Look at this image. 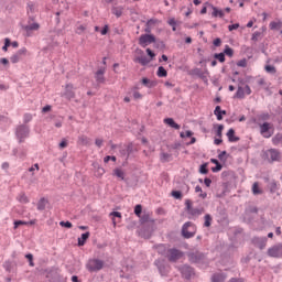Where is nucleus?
I'll use <instances>...</instances> for the list:
<instances>
[{
  "mask_svg": "<svg viewBox=\"0 0 282 282\" xmlns=\"http://www.w3.org/2000/svg\"><path fill=\"white\" fill-rule=\"evenodd\" d=\"M40 28H41V24L33 22L31 24L24 25L23 30H25L26 33H30V32H36L37 30H40Z\"/></svg>",
  "mask_w": 282,
  "mask_h": 282,
  "instance_id": "obj_18",
  "label": "nucleus"
},
{
  "mask_svg": "<svg viewBox=\"0 0 282 282\" xmlns=\"http://www.w3.org/2000/svg\"><path fill=\"white\" fill-rule=\"evenodd\" d=\"M15 135L19 140V142H25V138L30 135V128L25 124H21L15 130Z\"/></svg>",
  "mask_w": 282,
  "mask_h": 282,
  "instance_id": "obj_5",
  "label": "nucleus"
},
{
  "mask_svg": "<svg viewBox=\"0 0 282 282\" xmlns=\"http://www.w3.org/2000/svg\"><path fill=\"white\" fill-rule=\"evenodd\" d=\"M134 215H137V217H141V215H142V205H135Z\"/></svg>",
  "mask_w": 282,
  "mask_h": 282,
  "instance_id": "obj_50",
  "label": "nucleus"
},
{
  "mask_svg": "<svg viewBox=\"0 0 282 282\" xmlns=\"http://www.w3.org/2000/svg\"><path fill=\"white\" fill-rule=\"evenodd\" d=\"M199 173L202 175H208V163H204L200 165Z\"/></svg>",
  "mask_w": 282,
  "mask_h": 282,
  "instance_id": "obj_40",
  "label": "nucleus"
},
{
  "mask_svg": "<svg viewBox=\"0 0 282 282\" xmlns=\"http://www.w3.org/2000/svg\"><path fill=\"white\" fill-rule=\"evenodd\" d=\"M78 142H79V144L87 147V144H89V138H87L86 135H80L78 138Z\"/></svg>",
  "mask_w": 282,
  "mask_h": 282,
  "instance_id": "obj_39",
  "label": "nucleus"
},
{
  "mask_svg": "<svg viewBox=\"0 0 282 282\" xmlns=\"http://www.w3.org/2000/svg\"><path fill=\"white\" fill-rule=\"evenodd\" d=\"M252 243H253V246H256V248H259L260 250H263V248H265V246L268 243V238H265V237H262V238L254 237L252 239Z\"/></svg>",
  "mask_w": 282,
  "mask_h": 282,
  "instance_id": "obj_15",
  "label": "nucleus"
},
{
  "mask_svg": "<svg viewBox=\"0 0 282 282\" xmlns=\"http://www.w3.org/2000/svg\"><path fill=\"white\" fill-rule=\"evenodd\" d=\"M182 257H184V252L180 251V249L172 248L167 250V259L171 261V263L180 261Z\"/></svg>",
  "mask_w": 282,
  "mask_h": 282,
  "instance_id": "obj_7",
  "label": "nucleus"
},
{
  "mask_svg": "<svg viewBox=\"0 0 282 282\" xmlns=\"http://www.w3.org/2000/svg\"><path fill=\"white\" fill-rule=\"evenodd\" d=\"M113 175H116V177H119V180L124 181V171H122L121 169H115Z\"/></svg>",
  "mask_w": 282,
  "mask_h": 282,
  "instance_id": "obj_32",
  "label": "nucleus"
},
{
  "mask_svg": "<svg viewBox=\"0 0 282 282\" xmlns=\"http://www.w3.org/2000/svg\"><path fill=\"white\" fill-rule=\"evenodd\" d=\"M238 67H246L248 65V61L246 58L240 59L237 63Z\"/></svg>",
  "mask_w": 282,
  "mask_h": 282,
  "instance_id": "obj_59",
  "label": "nucleus"
},
{
  "mask_svg": "<svg viewBox=\"0 0 282 282\" xmlns=\"http://www.w3.org/2000/svg\"><path fill=\"white\" fill-rule=\"evenodd\" d=\"M18 200L20 202V204H28L30 202V199L28 198V196L25 195V193H21L18 196Z\"/></svg>",
  "mask_w": 282,
  "mask_h": 282,
  "instance_id": "obj_37",
  "label": "nucleus"
},
{
  "mask_svg": "<svg viewBox=\"0 0 282 282\" xmlns=\"http://www.w3.org/2000/svg\"><path fill=\"white\" fill-rule=\"evenodd\" d=\"M95 78L99 85L105 83V69L101 68L97 70L95 74Z\"/></svg>",
  "mask_w": 282,
  "mask_h": 282,
  "instance_id": "obj_22",
  "label": "nucleus"
},
{
  "mask_svg": "<svg viewBox=\"0 0 282 282\" xmlns=\"http://www.w3.org/2000/svg\"><path fill=\"white\" fill-rule=\"evenodd\" d=\"M25 54H28V48L25 47L20 48L15 54H13L10 57L11 63L13 64L19 63V61H21V56H25Z\"/></svg>",
  "mask_w": 282,
  "mask_h": 282,
  "instance_id": "obj_14",
  "label": "nucleus"
},
{
  "mask_svg": "<svg viewBox=\"0 0 282 282\" xmlns=\"http://www.w3.org/2000/svg\"><path fill=\"white\" fill-rule=\"evenodd\" d=\"M46 279H48V282H65V279L61 276V273L56 268L46 271Z\"/></svg>",
  "mask_w": 282,
  "mask_h": 282,
  "instance_id": "obj_4",
  "label": "nucleus"
},
{
  "mask_svg": "<svg viewBox=\"0 0 282 282\" xmlns=\"http://www.w3.org/2000/svg\"><path fill=\"white\" fill-rule=\"evenodd\" d=\"M221 106H216L214 110V116L217 117V120H224V116H221Z\"/></svg>",
  "mask_w": 282,
  "mask_h": 282,
  "instance_id": "obj_31",
  "label": "nucleus"
},
{
  "mask_svg": "<svg viewBox=\"0 0 282 282\" xmlns=\"http://www.w3.org/2000/svg\"><path fill=\"white\" fill-rule=\"evenodd\" d=\"M151 23H155V21L153 19L148 20L147 22V28L144 29V32H147V34H151Z\"/></svg>",
  "mask_w": 282,
  "mask_h": 282,
  "instance_id": "obj_48",
  "label": "nucleus"
},
{
  "mask_svg": "<svg viewBox=\"0 0 282 282\" xmlns=\"http://www.w3.org/2000/svg\"><path fill=\"white\" fill-rule=\"evenodd\" d=\"M264 69L268 74H276V67H274L273 65H267Z\"/></svg>",
  "mask_w": 282,
  "mask_h": 282,
  "instance_id": "obj_44",
  "label": "nucleus"
},
{
  "mask_svg": "<svg viewBox=\"0 0 282 282\" xmlns=\"http://www.w3.org/2000/svg\"><path fill=\"white\" fill-rule=\"evenodd\" d=\"M235 98H240V99L246 98V90H243V87L238 86Z\"/></svg>",
  "mask_w": 282,
  "mask_h": 282,
  "instance_id": "obj_29",
  "label": "nucleus"
},
{
  "mask_svg": "<svg viewBox=\"0 0 282 282\" xmlns=\"http://www.w3.org/2000/svg\"><path fill=\"white\" fill-rule=\"evenodd\" d=\"M228 142H239V137L235 135V129L230 128L227 132Z\"/></svg>",
  "mask_w": 282,
  "mask_h": 282,
  "instance_id": "obj_21",
  "label": "nucleus"
},
{
  "mask_svg": "<svg viewBox=\"0 0 282 282\" xmlns=\"http://www.w3.org/2000/svg\"><path fill=\"white\" fill-rule=\"evenodd\" d=\"M226 155H228V152L223 151L218 154V160H220V162H226L228 160V158H226Z\"/></svg>",
  "mask_w": 282,
  "mask_h": 282,
  "instance_id": "obj_49",
  "label": "nucleus"
},
{
  "mask_svg": "<svg viewBox=\"0 0 282 282\" xmlns=\"http://www.w3.org/2000/svg\"><path fill=\"white\" fill-rule=\"evenodd\" d=\"M140 221H141V224H153L155 220H153V218H151V214L150 213H144L140 217Z\"/></svg>",
  "mask_w": 282,
  "mask_h": 282,
  "instance_id": "obj_23",
  "label": "nucleus"
},
{
  "mask_svg": "<svg viewBox=\"0 0 282 282\" xmlns=\"http://www.w3.org/2000/svg\"><path fill=\"white\" fill-rule=\"evenodd\" d=\"M269 118H270V113H268V112H264L259 116V120H268Z\"/></svg>",
  "mask_w": 282,
  "mask_h": 282,
  "instance_id": "obj_63",
  "label": "nucleus"
},
{
  "mask_svg": "<svg viewBox=\"0 0 282 282\" xmlns=\"http://www.w3.org/2000/svg\"><path fill=\"white\" fill-rule=\"evenodd\" d=\"M224 281H226V274L224 273H215L212 276V282H224Z\"/></svg>",
  "mask_w": 282,
  "mask_h": 282,
  "instance_id": "obj_25",
  "label": "nucleus"
},
{
  "mask_svg": "<svg viewBox=\"0 0 282 282\" xmlns=\"http://www.w3.org/2000/svg\"><path fill=\"white\" fill-rule=\"evenodd\" d=\"M25 259L29 260V265H31V268H34V256L32 253H28L25 254Z\"/></svg>",
  "mask_w": 282,
  "mask_h": 282,
  "instance_id": "obj_46",
  "label": "nucleus"
},
{
  "mask_svg": "<svg viewBox=\"0 0 282 282\" xmlns=\"http://www.w3.org/2000/svg\"><path fill=\"white\" fill-rule=\"evenodd\" d=\"M74 84H67L63 94L64 98H66L67 100L76 98V93L74 91Z\"/></svg>",
  "mask_w": 282,
  "mask_h": 282,
  "instance_id": "obj_12",
  "label": "nucleus"
},
{
  "mask_svg": "<svg viewBox=\"0 0 282 282\" xmlns=\"http://www.w3.org/2000/svg\"><path fill=\"white\" fill-rule=\"evenodd\" d=\"M263 159L267 160L269 164H273V162H281V151L276 149H269L263 153Z\"/></svg>",
  "mask_w": 282,
  "mask_h": 282,
  "instance_id": "obj_2",
  "label": "nucleus"
},
{
  "mask_svg": "<svg viewBox=\"0 0 282 282\" xmlns=\"http://www.w3.org/2000/svg\"><path fill=\"white\" fill-rule=\"evenodd\" d=\"M11 45V41L9 37L4 39V45L2 46V51L3 52H8V48L10 47Z\"/></svg>",
  "mask_w": 282,
  "mask_h": 282,
  "instance_id": "obj_51",
  "label": "nucleus"
},
{
  "mask_svg": "<svg viewBox=\"0 0 282 282\" xmlns=\"http://www.w3.org/2000/svg\"><path fill=\"white\" fill-rule=\"evenodd\" d=\"M90 235L91 234L89 231L82 234V237L78 238V246H84L85 243H87V239H89Z\"/></svg>",
  "mask_w": 282,
  "mask_h": 282,
  "instance_id": "obj_26",
  "label": "nucleus"
},
{
  "mask_svg": "<svg viewBox=\"0 0 282 282\" xmlns=\"http://www.w3.org/2000/svg\"><path fill=\"white\" fill-rule=\"evenodd\" d=\"M139 54H141V56H137L134 58V63H139L143 67H147V65H149V63H151V61H153V57L155 56V53L151 48H147V54L148 56H150V58L144 55V51L142 50L139 51Z\"/></svg>",
  "mask_w": 282,
  "mask_h": 282,
  "instance_id": "obj_1",
  "label": "nucleus"
},
{
  "mask_svg": "<svg viewBox=\"0 0 282 282\" xmlns=\"http://www.w3.org/2000/svg\"><path fill=\"white\" fill-rule=\"evenodd\" d=\"M193 75L198 76V78H206V76L204 75V70H202L200 68H194Z\"/></svg>",
  "mask_w": 282,
  "mask_h": 282,
  "instance_id": "obj_38",
  "label": "nucleus"
},
{
  "mask_svg": "<svg viewBox=\"0 0 282 282\" xmlns=\"http://www.w3.org/2000/svg\"><path fill=\"white\" fill-rule=\"evenodd\" d=\"M259 39H261V32H254L253 34H252V37H251V40H253V41H259Z\"/></svg>",
  "mask_w": 282,
  "mask_h": 282,
  "instance_id": "obj_60",
  "label": "nucleus"
},
{
  "mask_svg": "<svg viewBox=\"0 0 282 282\" xmlns=\"http://www.w3.org/2000/svg\"><path fill=\"white\" fill-rule=\"evenodd\" d=\"M269 28H270V30H281L282 29V22L281 21H279V22L273 21L269 24Z\"/></svg>",
  "mask_w": 282,
  "mask_h": 282,
  "instance_id": "obj_34",
  "label": "nucleus"
},
{
  "mask_svg": "<svg viewBox=\"0 0 282 282\" xmlns=\"http://www.w3.org/2000/svg\"><path fill=\"white\" fill-rule=\"evenodd\" d=\"M191 226H193V223L191 221H187L183 225L182 236L184 237V239H192V237H195V232L188 231V228H191Z\"/></svg>",
  "mask_w": 282,
  "mask_h": 282,
  "instance_id": "obj_13",
  "label": "nucleus"
},
{
  "mask_svg": "<svg viewBox=\"0 0 282 282\" xmlns=\"http://www.w3.org/2000/svg\"><path fill=\"white\" fill-rule=\"evenodd\" d=\"M187 257L191 263H202V261H204V253L199 251L191 252Z\"/></svg>",
  "mask_w": 282,
  "mask_h": 282,
  "instance_id": "obj_11",
  "label": "nucleus"
},
{
  "mask_svg": "<svg viewBox=\"0 0 282 282\" xmlns=\"http://www.w3.org/2000/svg\"><path fill=\"white\" fill-rule=\"evenodd\" d=\"M104 267L105 262L102 260L94 259L88 262L87 270H89V272H98L102 270Z\"/></svg>",
  "mask_w": 282,
  "mask_h": 282,
  "instance_id": "obj_8",
  "label": "nucleus"
},
{
  "mask_svg": "<svg viewBox=\"0 0 282 282\" xmlns=\"http://www.w3.org/2000/svg\"><path fill=\"white\" fill-rule=\"evenodd\" d=\"M223 53L225 56H229V58H232V56H235V51L229 45L225 46V50Z\"/></svg>",
  "mask_w": 282,
  "mask_h": 282,
  "instance_id": "obj_30",
  "label": "nucleus"
},
{
  "mask_svg": "<svg viewBox=\"0 0 282 282\" xmlns=\"http://www.w3.org/2000/svg\"><path fill=\"white\" fill-rule=\"evenodd\" d=\"M59 226H62V228H73L74 225H72V223L69 221H61Z\"/></svg>",
  "mask_w": 282,
  "mask_h": 282,
  "instance_id": "obj_57",
  "label": "nucleus"
},
{
  "mask_svg": "<svg viewBox=\"0 0 282 282\" xmlns=\"http://www.w3.org/2000/svg\"><path fill=\"white\" fill-rule=\"evenodd\" d=\"M151 43H155V35L153 34H142L139 37V45L141 47H148Z\"/></svg>",
  "mask_w": 282,
  "mask_h": 282,
  "instance_id": "obj_10",
  "label": "nucleus"
},
{
  "mask_svg": "<svg viewBox=\"0 0 282 282\" xmlns=\"http://www.w3.org/2000/svg\"><path fill=\"white\" fill-rule=\"evenodd\" d=\"M45 206H47V199L41 198L37 203V210H45Z\"/></svg>",
  "mask_w": 282,
  "mask_h": 282,
  "instance_id": "obj_33",
  "label": "nucleus"
},
{
  "mask_svg": "<svg viewBox=\"0 0 282 282\" xmlns=\"http://www.w3.org/2000/svg\"><path fill=\"white\" fill-rule=\"evenodd\" d=\"M171 195L174 199H182V192L180 191H172Z\"/></svg>",
  "mask_w": 282,
  "mask_h": 282,
  "instance_id": "obj_52",
  "label": "nucleus"
},
{
  "mask_svg": "<svg viewBox=\"0 0 282 282\" xmlns=\"http://www.w3.org/2000/svg\"><path fill=\"white\" fill-rule=\"evenodd\" d=\"M205 223H204V227L205 228H210L212 224H213V216H210V214H206L204 216Z\"/></svg>",
  "mask_w": 282,
  "mask_h": 282,
  "instance_id": "obj_28",
  "label": "nucleus"
},
{
  "mask_svg": "<svg viewBox=\"0 0 282 282\" xmlns=\"http://www.w3.org/2000/svg\"><path fill=\"white\" fill-rule=\"evenodd\" d=\"M183 279H186V281H191L193 276H195V269L188 264H184L178 268Z\"/></svg>",
  "mask_w": 282,
  "mask_h": 282,
  "instance_id": "obj_6",
  "label": "nucleus"
},
{
  "mask_svg": "<svg viewBox=\"0 0 282 282\" xmlns=\"http://www.w3.org/2000/svg\"><path fill=\"white\" fill-rule=\"evenodd\" d=\"M195 193H200V194H199V197H202V199H206V197H208V194L202 193V186H199V185H197V186L195 187Z\"/></svg>",
  "mask_w": 282,
  "mask_h": 282,
  "instance_id": "obj_43",
  "label": "nucleus"
},
{
  "mask_svg": "<svg viewBox=\"0 0 282 282\" xmlns=\"http://www.w3.org/2000/svg\"><path fill=\"white\" fill-rule=\"evenodd\" d=\"M28 225H30V223L23 221V220H15L13 228H14V230H17V228H19V226H28Z\"/></svg>",
  "mask_w": 282,
  "mask_h": 282,
  "instance_id": "obj_45",
  "label": "nucleus"
},
{
  "mask_svg": "<svg viewBox=\"0 0 282 282\" xmlns=\"http://www.w3.org/2000/svg\"><path fill=\"white\" fill-rule=\"evenodd\" d=\"M156 76H159V78H166V76H169V72H166L164 66H160L156 72Z\"/></svg>",
  "mask_w": 282,
  "mask_h": 282,
  "instance_id": "obj_27",
  "label": "nucleus"
},
{
  "mask_svg": "<svg viewBox=\"0 0 282 282\" xmlns=\"http://www.w3.org/2000/svg\"><path fill=\"white\" fill-rule=\"evenodd\" d=\"M252 193L253 195H261V189L259 188V183H253L252 185Z\"/></svg>",
  "mask_w": 282,
  "mask_h": 282,
  "instance_id": "obj_42",
  "label": "nucleus"
},
{
  "mask_svg": "<svg viewBox=\"0 0 282 282\" xmlns=\"http://www.w3.org/2000/svg\"><path fill=\"white\" fill-rule=\"evenodd\" d=\"M243 278H231L228 282H243Z\"/></svg>",
  "mask_w": 282,
  "mask_h": 282,
  "instance_id": "obj_64",
  "label": "nucleus"
},
{
  "mask_svg": "<svg viewBox=\"0 0 282 282\" xmlns=\"http://www.w3.org/2000/svg\"><path fill=\"white\" fill-rule=\"evenodd\" d=\"M34 2H28V12L34 13Z\"/></svg>",
  "mask_w": 282,
  "mask_h": 282,
  "instance_id": "obj_61",
  "label": "nucleus"
},
{
  "mask_svg": "<svg viewBox=\"0 0 282 282\" xmlns=\"http://www.w3.org/2000/svg\"><path fill=\"white\" fill-rule=\"evenodd\" d=\"M164 123L171 127L172 129H175L176 131H180L181 129V126L177 122H175L173 118H165Z\"/></svg>",
  "mask_w": 282,
  "mask_h": 282,
  "instance_id": "obj_20",
  "label": "nucleus"
},
{
  "mask_svg": "<svg viewBox=\"0 0 282 282\" xmlns=\"http://www.w3.org/2000/svg\"><path fill=\"white\" fill-rule=\"evenodd\" d=\"M141 83H142V85H144V87H148L149 89H151V88L155 87V85H158V83L151 82V79H149L147 77H143L141 79Z\"/></svg>",
  "mask_w": 282,
  "mask_h": 282,
  "instance_id": "obj_24",
  "label": "nucleus"
},
{
  "mask_svg": "<svg viewBox=\"0 0 282 282\" xmlns=\"http://www.w3.org/2000/svg\"><path fill=\"white\" fill-rule=\"evenodd\" d=\"M224 169V165L221 163H217L215 167H212L213 173H219Z\"/></svg>",
  "mask_w": 282,
  "mask_h": 282,
  "instance_id": "obj_56",
  "label": "nucleus"
},
{
  "mask_svg": "<svg viewBox=\"0 0 282 282\" xmlns=\"http://www.w3.org/2000/svg\"><path fill=\"white\" fill-rule=\"evenodd\" d=\"M171 160V154L169 153H161V161L169 162Z\"/></svg>",
  "mask_w": 282,
  "mask_h": 282,
  "instance_id": "obj_53",
  "label": "nucleus"
},
{
  "mask_svg": "<svg viewBox=\"0 0 282 282\" xmlns=\"http://www.w3.org/2000/svg\"><path fill=\"white\" fill-rule=\"evenodd\" d=\"M96 173L100 177V176L105 175V169L97 165Z\"/></svg>",
  "mask_w": 282,
  "mask_h": 282,
  "instance_id": "obj_58",
  "label": "nucleus"
},
{
  "mask_svg": "<svg viewBox=\"0 0 282 282\" xmlns=\"http://www.w3.org/2000/svg\"><path fill=\"white\" fill-rule=\"evenodd\" d=\"M158 270L161 274V276H166L169 274L170 267L164 264L163 262L156 263Z\"/></svg>",
  "mask_w": 282,
  "mask_h": 282,
  "instance_id": "obj_17",
  "label": "nucleus"
},
{
  "mask_svg": "<svg viewBox=\"0 0 282 282\" xmlns=\"http://www.w3.org/2000/svg\"><path fill=\"white\" fill-rule=\"evenodd\" d=\"M269 131H270L269 122H264V123L260 124V133H261V135H263V138H272V134L268 133Z\"/></svg>",
  "mask_w": 282,
  "mask_h": 282,
  "instance_id": "obj_16",
  "label": "nucleus"
},
{
  "mask_svg": "<svg viewBox=\"0 0 282 282\" xmlns=\"http://www.w3.org/2000/svg\"><path fill=\"white\" fill-rule=\"evenodd\" d=\"M212 9L214 10L212 17H219L220 19H223L224 11L217 9V7H212Z\"/></svg>",
  "mask_w": 282,
  "mask_h": 282,
  "instance_id": "obj_35",
  "label": "nucleus"
},
{
  "mask_svg": "<svg viewBox=\"0 0 282 282\" xmlns=\"http://www.w3.org/2000/svg\"><path fill=\"white\" fill-rule=\"evenodd\" d=\"M224 133V124H218L216 130L217 138H221Z\"/></svg>",
  "mask_w": 282,
  "mask_h": 282,
  "instance_id": "obj_47",
  "label": "nucleus"
},
{
  "mask_svg": "<svg viewBox=\"0 0 282 282\" xmlns=\"http://www.w3.org/2000/svg\"><path fill=\"white\" fill-rule=\"evenodd\" d=\"M123 12H124V7L122 6L111 8V14H113L117 19H120Z\"/></svg>",
  "mask_w": 282,
  "mask_h": 282,
  "instance_id": "obj_19",
  "label": "nucleus"
},
{
  "mask_svg": "<svg viewBox=\"0 0 282 282\" xmlns=\"http://www.w3.org/2000/svg\"><path fill=\"white\" fill-rule=\"evenodd\" d=\"M126 152H127V158H129V155H131V153H133V143L128 144Z\"/></svg>",
  "mask_w": 282,
  "mask_h": 282,
  "instance_id": "obj_55",
  "label": "nucleus"
},
{
  "mask_svg": "<svg viewBox=\"0 0 282 282\" xmlns=\"http://www.w3.org/2000/svg\"><path fill=\"white\" fill-rule=\"evenodd\" d=\"M185 208L187 212V215H191V217H199V215H202L204 213V208H195L193 207V203L191 202V199H186L185 200Z\"/></svg>",
  "mask_w": 282,
  "mask_h": 282,
  "instance_id": "obj_3",
  "label": "nucleus"
},
{
  "mask_svg": "<svg viewBox=\"0 0 282 282\" xmlns=\"http://www.w3.org/2000/svg\"><path fill=\"white\" fill-rule=\"evenodd\" d=\"M154 45H155V47H158L160 50H164V47H166V44H164L163 41H158L156 42V40H155Z\"/></svg>",
  "mask_w": 282,
  "mask_h": 282,
  "instance_id": "obj_54",
  "label": "nucleus"
},
{
  "mask_svg": "<svg viewBox=\"0 0 282 282\" xmlns=\"http://www.w3.org/2000/svg\"><path fill=\"white\" fill-rule=\"evenodd\" d=\"M268 257H272L273 259H282V243H278L267 251Z\"/></svg>",
  "mask_w": 282,
  "mask_h": 282,
  "instance_id": "obj_9",
  "label": "nucleus"
},
{
  "mask_svg": "<svg viewBox=\"0 0 282 282\" xmlns=\"http://www.w3.org/2000/svg\"><path fill=\"white\" fill-rule=\"evenodd\" d=\"M3 267L7 272H12V262H6Z\"/></svg>",
  "mask_w": 282,
  "mask_h": 282,
  "instance_id": "obj_62",
  "label": "nucleus"
},
{
  "mask_svg": "<svg viewBox=\"0 0 282 282\" xmlns=\"http://www.w3.org/2000/svg\"><path fill=\"white\" fill-rule=\"evenodd\" d=\"M214 58L219 61V63H226V55L224 53H215Z\"/></svg>",
  "mask_w": 282,
  "mask_h": 282,
  "instance_id": "obj_36",
  "label": "nucleus"
},
{
  "mask_svg": "<svg viewBox=\"0 0 282 282\" xmlns=\"http://www.w3.org/2000/svg\"><path fill=\"white\" fill-rule=\"evenodd\" d=\"M269 189H270V193H276V189H278L276 181L269 182Z\"/></svg>",
  "mask_w": 282,
  "mask_h": 282,
  "instance_id": "obj_41",
  "label": "nucleus"
}]
</instances>
